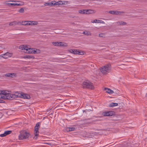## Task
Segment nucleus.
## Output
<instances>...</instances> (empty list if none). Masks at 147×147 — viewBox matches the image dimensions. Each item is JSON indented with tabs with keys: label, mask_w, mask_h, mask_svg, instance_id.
Listing matches in <instances>:
<instances>
[{
	"label": "nucleus",
	"mask_w": 147,
	"mask_h": 147,
	"mask_svg": "<svg viewBox=\"0 0 147 147\" xmlns=\"http://www.w3.org/2000/svg\"><path fill=\"white\" fill-rule=\"evenodd\" d=\"M92 23H101L102 24H104L105 22L104 21L102 20H93V21L92 22Z\"/></svg>",
	"instance_id": "nucleus-14"
},
{
	"label": "nucleus",
	"mask_w": 147,
	"mask_h": 147,
	"mask_svg": "<svg viewBox=\"0 0 147 147\" xmlns=\"http://www.w3.org/2000/svg\"><path fill=\"white\" fill-rule=\"evenodd\" d=\"M6 136L5 134V132L3 134H0V137H4L5 136Z\"/></svg>",
	"instance_id": "nucleus-37"
},
{
	"label": "nucleus",
	"mask_w": 147,
	"mask_h": 147,
	"mask_svg": "<svg viewBox=\"0 0 147 147\" xmlns=\"http://www.w3.org/2000/svg\"><path fill=\"white\" fill-rule=\"evenodd\" d=\"M38 22L36 21H32V24L33 25H36L38 24Z\"/></svg>",
	"instance_id": "nucleus-34"
},
{
	"label": "nucleus",
	"mask_w": 147,
	"mask_h": 147,
	"mask_svg": "<svg viewBox=\"0 0 147 147\" xmlns=\"http://www.w3.org/2000/svg\"><path fill=\"white\" fill-rule=\"evenodd\" d=\"M48 144L49 145L50 144V143H49Z\"/></svg>",
	"instance_id": "nucleus-38"
},
{
	"label": "nucleus",
	"mask_w": 147,
	"mask_h": 147,
	"mask_svg": "<svg viewBox=\"0 0 147 147\" xmlns=\"http://www.w3.org/2000/svg\"><path fill=\"white\" fill-rule=\"evenodd\" d=\"M87 14L92 13H94V10L91 9H87Z\"/></svg>",
	"instance_id": "nucleus-22"
},
{
	"label": "nucleus",
	"mask_w": 147,
	"mask_h": 147,
	"mask_svg": "<svg viewBox=\"0 0 147 147\" xmlns=\"http://www.w3.org/2000/svg\"><path fill=\"white\" fill-rule=\"evenodd\" d=\"M74 54H81L80 53V52L78 51V50H72Z\"/></svg>",
	"instance_id": "nucleus-23"
},
{
	"label": "nucleus",
	"mask_w": 147,
	"mask_h": 147,
	"mask_svg": "<svg viewBox=\"0 0 147 147\" xmlns=\"http://www.w3.org/2000/svg\"><path fill=\"white\" fill-rule=\"evenodd\" d=\"M87 9L80 10H79V13L81 14H87Z\"/></svg>",
	"instance_id": "nucleus-16"
},
{
	"label": "nucleus",
	"mask_w": 147,
	"mask_h": 147,
	"mask_svg": "<svg viewBox=\"0 0 147 147\" xmlns=\"http://www.w3.org/2000/svg\"><path fill=\"white\" fill-rule=\"evenodd\" d=\"M65 44H66L65 43L63 42H59V46H66V45H65Z\"/></svg>",
	"instance_id": "nucleus-27"
},
{
	"label": "nucleus",
	"mask_w": 147,
	"mask_h": 147,
	"mask_svg": "<svg viewBox=\"0 0 147 147\" xmlns=\"http://www.w3.org/2000/svg\"><path fill=\"white\" fill-rule=\"evenodd\" d=\"M28 53H35V51H34V50L33 49L31 48H28Z\"/></svg>",
	"instance_id": "nucleus-17"
},
{
	"label": "nucleus",
	"mask_w": 147,
	"mask_h": 147,
	"mask_svg": "<svg viewBox=\"0 0 147 147\" xmlns=\"http://www.w3.org/2000/svg\"><path fill=\"white\" fill-rule=\"evenodd\" d=\"M24 58H32L34 59V57L33 56H31V55H26L25 56H24Z\"/></svg>",
	"instance_id": "nucleus-21"
},
{
	"label": "nucleus",
	"mask_w": 147,
	"mask_h": 147,
	"mask_svg": "<svg viewBox=\"0 0 147 147\" xmlns=\"http://www.w3.org/2000/svg\"><path fill=\"white\" fill-rule=\"evenodd\" d=\"M54 2V1H52L49 3H45V6H47V5H53V3Z\"/></svg>",
	"instance_id": "nucleus-25"
},
{
	"label": "nucleus",
	"mask_w": 147,
	"mask_h": 147,
	"mask_svg": "<svg viewBox=\"0 0 147 147\" xmlns=\"http://www.w3.org/2000/svg\"><path fill=\"white\" fill-rule=\"evenodd\" d=\"M38 129H39L38 128L35 127V129H34V130L35 136L34 137V138L36 139H37V136L38 135V134H39Z\"/></svg>",
	"instance_id": "nucleus-10"
},
{
	"label": "nucleus",
	"mask_w": 147,
	"mask_h": 147,
	"mask_svg": "<svg viewBox=\"0 0 147 147\" xmlns=\"http://www.w3.org/2000/svg\"><path fill=\"white\" fill-rule=\"evenodd\" d=\"M53 3H53V4L54 5H63L67 4V1H59L56 2L54 1V2Z\"/></svg>",
	"instance_id": "nucleus-6"
},
{
	"label": "nucleus",
	"mask_w": 147,
	"mask_h": 147,
	"mask_svg": "<svg viewBox=\"0 0 147 147\" xmlns=\"http://www.w3.org/2000/svg\"><path fill=\"white\" fill-rule=\"evenodd\" d=\"M118 105L117 103L111 102L109 104V106L110 107H113L116 106Z\"/></svg>",
	"instance_id": "nucleus-19"
},
{
	"label": "nucleus",
	"mask_w": 147,
	"mask_h": 147,
	"mask_svg": "<svg viewBox=\"0 0 147 147\" xmlns=\"http://www.w3.org/2000/svg\"><path fill=\"white\" fill-rule=\"evenodd\" d=\"M0 94L1 98L4 99H11L12 97H14L15 95L12 94L7 93L6 91L0 90Z\"/></svg>",
	"instance_id": "nucleus-1"
},
{
	"label": "nucleus",
	"mask_w": 147,
	"mask_h": 147,
	"mask_svg": "<svg viewBox=\"0 0 147 147\" xmlns=\"http://www.w3.org/2000/svg\"><path fill=\"white\" fill-rule=\"evenodd\" d=\"M82 86L84 88H88L93 89L94 87L92 84L89 81H86L83 82Z\"/></svg>",
	"instance_id": "nucleus-5"
},
{
	"label": "nucleus",
	"mask_w": 147,
	"mask_h": 147,
	"mask_svg": "<svg viewBox=\"0 0 147 147\" xmlns=\"http://www.w3.org/2000/svg\"><path fill=\"white\" fill-rule=\"evenodd\" d=\"M116 24L118 25L124 26L126 24V22L121 21H118L116 22Z\"/></svg>",
	"instance_id": "nucleus-12"
},
{
	"label": "nucleus",
	"mask_w": 147,
	"mask_h": 147,
	"mask_svg": "<svg viewBox=\"0 0 147 147\" xmlns=\"http://www.w3.org/2000/svg\"><path fill=\"white\" fill-rule=\"evenodd\" d=\"M40 122H38L37 123L36 125V126H35V127L36 128H38L39 129V128L40 127Z\"/></svg>",
	"instance_id": "nucleus-29"
},
{
	"label": "nucleus",
	"mask_w": 147,
	"mask_h": 147,
	"mask_svg": "<svg viewBox=\"0 0 147 147\" xmlns=\"http://www.w3.org/2000/svg\"><path fill=\"white\" fill-rule=\"evenodd\" d=\"M122 12L121 11H109V13L113 14L118 15L120 14Z\"/></svg>",
	"instance_id": "nucleus-11"
},
{
	"label": "nucleus",
	"mask_w": 147,
	"mask_h": 147,
	"mask_svg": "<svg viewBox=\"0 0 147 147\" xmlns=\"http://www.w3.org/2000/svg\"><path fill=\"white\" fill-rule=\"evenodd\" d=\"M17 23L16 21H14L9 23V25L10 26H14Z\"/></svg>",
	"instance_id": "nucleus-28"
},
{
	"label": "nucleus",
	"mask_w": 147,
	"mask_h": 147,
	"mask_svg": "<svg viewBox=\"0 0 147 147\" xmlns=\"http://www.w3.org/2000/svg\"><path fill=\"white\" fill-rule=\"evenodd\" d=\"M29 134L26 131H22L20 132L19 138L20 140L26 139L29 137Z\"/></svg>",
	"instance_id": "nucleus-4"
},
{
	"label": "nucleus",
	"mask_w": 147,
	"mask_h": 147,
	"mask_svg": "<svg viewBox=\"0 0 147 147\" xmlns=\"http://www.w3.org/2000/svg\"><path fill=\"white\" fill-rule=\"evenodd\" d=\"M12 132V131L11 130H7L5 131L4 132L6 136L7 135L10 134Z\"/></svg>",
	"instance_id": "nucleus-24"
},
{
	"label": "nucleus",
	"mask_w": 147,
	"mask_h": 147,
	"mask_svg": "<svg viewBox=\"0 0 147 147\" xmlns=\"http://www.w3.org/2000/svg\"><path fill=\"white\" fill-rule=\"evenodd\" d=\"M75 129L74 127H68L66 128V130L67 131H70L74 130Z\"/></svg>",
	"instance_id": "nucleus-18"
},
{
	"label": "nucleus",
	"mask_w": 147,
	"mask_h": 147,
	"mask_svg": "<svg viewBox=\"0 0 147 147\" xmlns=\"http://www.w3.org/2000/svg\"><path fill=\"white\" fill-rule=\"evenodd\" d=\"M105 90L106 91V92L108 93L112 94L114 93L113 91L109 88H105Z\"/></svg>",
	"instance_id": "nucleus-15"
},
{
	"label": "nucleus",
	"mask_w": 147,
	"mask_h": 147,
	"mask_svg": "<svg viewBox=\"0 0 147 147\" xmlns=\"http://www.w3.org/2000/svg\"><path fill=\"white\" fill-rule=\"evenodd\" d=\"M22 25L24 26H28V21H25L22 22Z\"/></svg>",
	"instance_id": "nucleus-26"
},
{
	"label": "nucleus",
	"mask_w": 147,
	"mask_h": 147,
	"mask_svg": "<svg viewBox=\"0 0 147 147\" xmlns=\"http://www.w3.org/2000/svg\"><path fill=\"white\" fill-rule=\"evenodd\" d=\"M28 25H31L32 26V21H28Z\"/></svg>",
	"instance_id": "nucleus-35"
},
{
	"label": "nucleus",
	"mask_w": 147,
	"mask_h": 147,
	"mask_svg": "<svg viewBox=\"0 0 147 147\" xmlns=\"http://www.w3.org/2000/svg\"><path fill=\"white\" fill-rule=\"evenodd\" d=\"M8 4L11 5H13L14 6H18L20 5L19 4L17 3H9Z\"/></svg>",
	"instance_id": "nucleus-32"
},
{
	"label": "nucleus",
	"mask_w": 147,
	"mask_h": 147,
	"mask_svg": "<svg viewBox=\"0 0 147 147\" xmlns=\"http://www.w3.org/2000/svg\"><path fill=\"white\" fill-rule=\"evenodd\" d=\"M20 48L22 50H25L28 51L29 48L26 45H23L20 46Z\"/></svg>",
	"instance_id": "nucleus-13"
},
{
	"label": "nucleus",
	"mask_w": 147,
	"mask_h": 147,
	"mask_svg": "<svg viewBox=\"0 0 147 147\" xmlns=\"http://www.w3.org/2000/svg\"><path fill=\"white\" fill-rule=\"evenodd\" d=\"M19 12L20 13H23L24 12V8H22L19 10Z\"/></svg>",
	"instance_id": "nucleus-33"
},
{
	"label": "nucleus",
	"mask_w": 147,
	"mask_h": 147,
	"mask_svg": "<svg viewBox=\"0 0 147 147\" xmlns=\"http://www.w3.org/2000/svg\"><path fill=\"white\" fill-rule=\"evenodd\" d=\"M12 95H15V96H14L13 97H12L11 99L17 97H20L21 98L27 99H29L30 98V96L29 94L23 92H22L20 93H18V95L12 94Z\"/></svg>",
	"instance_id": "nucleus-3"
},
{
	"label": "nucleus",
	"mask_w": 147,
	"mask_h": 147,
	"mask_svg": "<svg viewBox=\"0 0 147 147\" xmlns=\"http://www.w3.org/2000/svg\"><path fill=\"white\" fill-rule=\"evenodd\" d=\"M105 36L104 33H100L99 34V36L100 37H104Z\"/></svg>",
	"instance_id": "nucleus-31"
},
{
	"label": "nucleus",
	"mask_w": 147,
	"mask_h": 147,
	"mask_svg": "<svg viewBox=\"0 0 147 147\" xmlns=\"http://www.w3.org/2000/svg\"><path fill=\"white\" fill-rule=\"evenodd\" d=\"M111 69V65L110 64H107L101 67L100 70L102 74H106L110 72Z\"/></svg>",
	"instance_id": "nucleus-2"
},
{
	"label": "nucleus",
	"mask_w": 147,
	"mask_h": 147,
	"mask_svg": "<svg viewBox=\"0 0 147 147\" xmlns=\"http://www.w3.org/2000/svg\"><path fill=\"white\" fill-rule=\"evenodd\" d=\"M83 33L86 35L91 36V33L89 31H85L83 32Z\"/></svg>",
	"instance_id": "nucleus-20"
},
{
	"label": "nucleus",
	"mask_w": 147,
	"mask_h": 147,
	"mask_svg": "<svg viewBox=\"0 0 147 147\" xmlns=\"http://www.w3.org/2000/svg\"><path fill=\"white\" fill-rule=\"evenodd\" d=\"M103 114L105 116H112L114 114V113L113 111H109L103 112Z\"/></svg>",
	"instance_id": "nucleus-8"
},
{
	"label": "nucleus",
	"mask_w": 147,
	"mask_h": 147,
	"mask_svg": "<svg viewBox=\"0 0 147 147\" xmlns=\"http://www.w3.org/2000/svg\"><path fill=\"white\" fill-rule=\"evenodd\" d=\"M12 55V53H9L7 52L3 54H1L0 56L4 58H8L9 57H11Z\"/></svg>",
	"instance_id": "nucleus-7"
},
{
	"label": "nucleus",
	"mask_w": 147,
	"mask_h": 147,
	"mask_svg": "<svg viewBox=\"0 0 147 147\" xmlns=\"http://www.w3.org/2000/svg\"><path fill=\"white\" fill-rule=\"evenodd\" d=\"M34 51H35V53H40V50L39 49H36L35 50H34Z\"/></svg>",
	"instance_id": "nucleus-36"
},
{
	"label": "nucleus",
	"mask_w": 147,
	"mask_h": 147,
	"mask_svg": "<svg viewBox=\"0 0 147 147\" xmlns=\"http://www.w3.org/2000/svg\"><path fill=\"white\" fill-rule=\"evenodd\" d=\"M59 42H53V44L55 46H59Z\"/></svg>",
	"instance_id": "nucleus-30"
},
{
	"label": "nucleus",
	"mask_w": 147,
	"mask_h": 147,
	"mask_svg": "<svg viewBox=\"0 0 147 147\" xmlns=\"http://www.w3.org/2000/svg\"><path fill=\"white\" fill-rule=\"evenodd\" d=\"M5 76L9 77L14 78L16 77L17 76V75L16 73H12L6 74H5Z\"/></svg>",
	"instance_id": "nucleus-9"
}]
</instances>
